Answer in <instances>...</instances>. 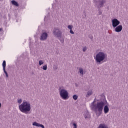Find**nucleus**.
<instances>
[{"mask_svg":"<svg viewBox=\"0 0 128 128\" xmlns=\"http://www.w3.org/2000/svg\"><path fill=\"white\" fill-rule=\"evenodd\" d=\"M102 96H104L102 95H98V98H95L94 101L90 104V106L91 110L95 112L97 116H100L102 114V110H104V112L105 114H108L110 112L108 106L106 105L108 102H106L104 97L102 101L96 103V101L98 102V100H100V98H102Z\"/></svg>","mask_w":128,"mask_h":128,"instance_id":"obj_1","label":"nucleus"},{"mask_svg":"<svg viewBox=\"0 0 128 128\" xmlns=\"http://www.w3.org/2000/svg\"><path fill=\"white\" fill-rule=\"evenodd\" d=\"M18 108L23 114H28L30 112V110H32V106L30 105V102L28 101H26L24 100L22 103L19 105Z\"/></svg>","mask_w":128,"mask_h":128,"instance_id":"obj_2","label":"nucleus"},{"mask_svg":"<svg viewBox=\"0 0 128 128\" xmlns=\"http://www.w3.org/2000/svg\"><path fill=\"white\" fill-rule=\"evenodd\" d=\"M107 58L108 54H106V52H100L96 54L94 58L96 64H102V62H106V60Z\"/></svg>","mask_w":128,"mask_h":128,"instance_id":"obj_3","label":"nucleus"},{"mask_svg":"<svg viewBox=\"0 0 128 128\" xmlns=\"http://www.w3.org/2000/svg\"><path fill=\"white\" fill-rule=\"evenodd\" d=\"M58 91L60 96L62 100H66L68 99V90L64 88V86H60Z\"/></svg>","mask_w":128,"mask_h":128,"instance_id":"obj_4","label":"nucleus"},{"mask_svg":"<svg viewBox=\"0 0 128 128\" xmlns=\"http://www.w3.org/2000/svg\"><path fill=\"white\" fill-rule=\"evenodd\" d=\"M93 2L96 6L100 8H103L104 4L106 2V0H93Z\"/></svg>","mask_w":128,"mask_h":128,"instance_id":"obj_5","label":"nucleus"},{"mask_svg":"<svg viewBox=\"0 0 128 128\" xmlns=\"http://www.w3.org/2000/svg\"><path fill=\"white\" fill-rule=\"evenodd\" d=\"M53 34L55 36H57V38H61L62 32V30H59L58 28H54Z\"/></svg>","mask_w":128,"mask_h":128,"instance_id":"obj_6","label":"nucleus"},{"mask_svg":"<svg viewBox=\"0 0 128 128\" xmlns=\"http://www.w3.org/2000/svg\"><path fill=\"white\" fill-rule=\"evenodd\" d=\"M48 37V34L46 32H42L40 36V40H46Z\"/></svg>","mask_w":128,"mask_h":128,"instance_id":"obj_7","label":"nucleus"},{"mask_svg":"<svg viewBox=\"0 0 128 128\" xmlns=\"http://www.w3.org/2000/svg\"><path fill=\"white\" fill-rule=\"evenodd\" d=\"M112 26L114 28H116V26H119L120 24V20H118L116 18H114L112 20Z\"/></svg>","mask_w":128,"mask_h":128,"instance_id":"obj_8","label":"nucleus"},{"mask_svg":"<svg viewBox=\"0 0 128 128\" xmlns=\"http://www.w3.org/2000/svg\"><path fill=\"white\" fill-rule=\"evenodd\" d=\"M116 32H120L122 30V25H118L114 28Z\"/></svg>","mask_w":128,"mask_h":128,"instance_id":"obj_9","label":"nucleus"},{"mask_svg":"<svg viewBox=\"0 0 128 128\" xmlns=\"http://www.w3.org/2000/svg\"><path fill=\"white\" fill-rule=\"evenodd\" d=\"M2 66V68H3V70L4 72V74H6V78H8V72H6V60L3 61Z\"/></svg>","mask_w":128,"mask_h":128,"instance_id":"obj_10","label":"nucleus"},{"mask_svg":"<svg viewBox=\"0 0 128 128\" xmlns=\"http://www.w3.org/2000/svg\"><path fill=\"white\" fill-rule=\"evenodd\" d=\"M92 94H94V92L92 91V89L89 90L86 94V98H90V96H92Z\"/></svg>","mask_w":128,"mask_h":128,"instance_id":"obj_11","label":"nucleus"},{"mask_svg":"<svg viewBox=\"0 0 128 128\" xmlns=\"http://www.w3.org/2000/svg\"><path fill=\"white\" fill-rule=\"evenodd\" d=\"M32 126H38V127H40V128H44V126L42 125V124H38L36 122H34L32 123Z\"/></svg>","mask_w":128,"mask_h":128,"instance_id":"obj_12","label":"nucleus"},{"mask_svg":"<svg viewBox=\"0 0 128 128\" xmlns=\"http://www.w3.org/2000/svg\"><path fill=\"white\" fill-rule=\"evenodd\" d=\"M78 70H79L80 74V76H84V74H86V72H84L82 68H80L78 69Z\"/></svg>","mask_w":128,"mask_h":128,"instance_id":"obj_13","label":"nucleus"},{"mask_svg":"<svg viewBox=\"0 0 128 128\" xmlns=\"http://www.w3.org/2000/svg\"><path fill=\"white\" fill-rule=\"evenodd\" d=\"M84 116L85 118H90V112H88V111L86 110L84 112Z\"/></svg>","mask_w":128,"mask_h":128,"instance_id":"obj_14","label":"nucleus"},{"mask_svg":"<svg viewBox=\"0 0 128 128\" xmlns=\"http://www.w3.org/2000/svg\"><path fill=\"white\" fill-rule=\"evenodd\" d=\"M68 30H70V34H74V31H72V25H69L68 26Z\"/></svg>","mask_w":128,"mask_h":128,"instance_id":"obj_15","label":"nucleus"},{"mask_svg":"<svg viewBox=\"0 0 128 128\" xmlns=\"http://www.w3.org/2000/svg\"><path fill=\"white\" fill-rule=\"evenodd\" d=\"M98 128H108V125L105 124H99Z\"/></svg>","mask_w":128,"mask_h":128,"instance_id":"obj_16","label":"nucleus"},{"mask_svg":"<svg viewBox=\"0 0 128 128\" xmlns=\"http://www.w3.org/2000/svg\"><path fill=\"white\" fill-rule=\"evenodd\" d=\"M11 2L13 6H18V2L16 0H12Z\"/></svg>","mask_w":128,"mask_h":128,"instance_id":"obj_17","label":"nucleus"},{"mask_svg":"<svg viewBox=\"0 0 128 128\" xmlns=\"http://www.w3.org/2000/svg\"><path fill=\"white\" fill-rule=\"evenodd\" d=\"M70 124H72L73 128H78V124L75 122H71Z\"/></svg>","mask_w":128,"mask_h":128,"instance_id":"obj_18","label":"nucleus"},{"mask_svg":"<svg viewBox=\"0 0 128 128\" xmlns=\"http://www.w3.org/2000/svg\"><path fill=\"white\" fill-rule=\"evenodd\" d=\"M44 70H48V65L46 64L42 68Z\"/></svg>","mask_w":128,"mask_h":128,"instance_id":"obj_19","label":"nucleus"},{"mask_svg":"<svg viewBox=\"0 0 128 128\" xmlns=\"http://www.w3.org/2000/svg\"><path fill=\"white\" fill-rule=\"evenodd\" d=\"M78 96L76 94H74L72 96V98H74V100H78Z\"/></svg>","mask_w":128,"mask_h":128,"instance_id":"obj_20","label":"nucleus"},{"mask_svg":"<svg viewBox=\"0 0 128 128\" xmlns=\"http://www.w3.org/2000/svg\"><path fill=\"white\" fill-rule=\"evenodd\" d=\"M18 102L19 104H20L22 102V98L18 99Z\"/></svg>","mask_w":128,"mask_h":128,"instance_id":"obj_21","label":"nucleus"},{"mask_svg":"<svg viewBox=\"0 0 128 128\" xmlns=\"http://www.w3.org/2000/svg\"><path fill=\"white\" fill-rule=\"evenodd\" d=\"M87 50H88V48L86 46H84L82 48V52H86V51Z\"/></svg>","mask_w":128,"mask_h":128,"instance_id":"obj_22","label":"nucleus"},{"mask_svg":"<svg viewBox=\"0 0 128 128\" xmlns=\"http://www.w3.org/2000/svg\"><path fill=\"white\" fill-rule=\"evenodd\" d=\"M59 40H60V42H62V44H64V39L62 38H59Z\"/></svg>","mask_w":128,"mask_h":128,"instance_id":"obj_23","label":"nucleus"},{"mask_svg":"<svg viewBox=\"0 0 128 128\" xmlns=\"http://www.w3.org/2000/svg\"><path fill=\"white\" fill-rule=\"evenodd\" d=\"M42 64H44V61L42 60H39V65L42 66Z\"/></svg>","mask_w":128,"mask_h":128,"instance_id":"obj_24","label":"nucleus"},{"mask_svg":"<svg viewBox=\"0 0 128 128\" xmlns=\"http://www.w3.org/2000/svg\"><path fill=\"white\" fill-rule=\"evenodd\" d=\"M54 70H58V66H54Z\"/></svg>","mask_w":128,"mask_h":128,"instance_id":"obj_25","label":"nucleus"},{"mask_svg":"<svg viewBox=\"0 0 128 128\" xmlns=\"http://www.w3.org/2000/svg\"><path fill=\"white\" fill-rule=\"evenodd\" d=\"M46 20V16H45L44 18V20Z\"/></svg>","mask_w":128,"mask_h":128,"instance_id":"obj_26","label":"nucleus"},{"mask_svg":"<svg viewBox=\"0 0 128 128\" xmlns=\"http://www.w3.org/2000/svg\"><path fill=\"white\" fill-rule=\"evenodd\" d=\"M2 106V104L0 103V108Z\"/></svg>","mask_w":128,"mask_h":128,"instance_id":"obj_27","label":"nucleus"},{"mask_svg":"<svg viewBox=\"0 0 128 128\" xmlns=\"http://www.w3.org/2000/svg\"><path fill=\"white\" fill-rule=\"evenodd\" d=\"M2 30V28H0V32Z\"/></svg>","mask_w":128,"mask_h":128,"instance_id":"obj_28","label":"nucleus"},{"mask_svg":"<svg viewBox=\"0 0 128 128\" xmlns=\"http://www.w3.org/2000/svg\"><path fill=\"white\" fill-rule=\"evenodd\" d=\"M99 14H102V13H100Z\"/></svg>","mask_w":128,"mask_h":128,"instance_id":"obj_29","label":"nucleus"},{"mask_svg":"<svg viewBox=\"0 0 128 128\" xmlns=\"http://www.w3.org/2000/svg\"><path fill=\"white\" fill-rule=\"evenodd\" d=\"M84 16H86V14L84 13Z\"/></svg>","mask_w":128,"mask_h":128,"instance_id":"obj_30","label":"nucleus"}]
</instances>
